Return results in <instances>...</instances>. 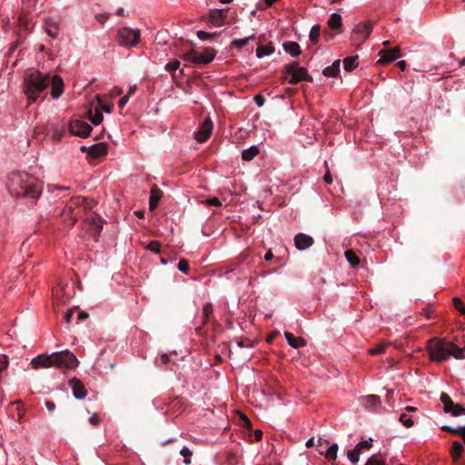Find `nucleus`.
<instances>
[{"mask_svg":"<svg viewBox=\"0 0 465 465\" xmlns=\"http://www.w3.org/2000/svg\"><path fill=\"white\" fill-rule=\"evenodd\" d=\"M6 187L11 195L24 197L35 202L41 195L42 183L34 176L24 172H13L8 175Z\"/></svg>","mask_w":465,"mask_h":465,"instance_id":"nucleus-1","label":"nucleus"},{"mask_svg":"<svg viewBox=\"0 0 465 465\" xmlns=\"http://www.w3.org/2000/svg\"><path fill=\"white\" fill-rule=\"evenodd\" d=\"M457 342V339L452 341L438 338L430 340L427 348L430 360L441 362L448 360L450 356L458 360L465 359V340L463 347H460Z\"/></svg>","mask_w":465,"mask_h":465,"instance_id":"nucleus-2","label":"nucleus"},{"mask_svg":"<svg viewBox=\"0 0 465 465\" xmlns=\"http://www.w3.org/2000/svg\"><path fill=\"white\" fill-rule=\"evenodd\" d=\"M50 84L48 74H44L38 70L29 69L24 76V92L29 103L35 102L39 94L44 92Z\"/></svg>","mask_w":465,"mask_h":465,"instance_id":"nucleus-3","label":"nucleus"},{"mask_svg":"<svg viewBox=\"0 0 465 465\" xmlns=\"http://www.w3.org/2000/svg\"><path fill=\"white\" fill-rule=\"evenodd\" d=\"M94 204L95 203L93 200H88L85 197L75 196L71 198L61 212L63 223L72 228L82 213L91 210Z\"/></svg>","mask_w":465,"mask_h":465,"instance_id":"nucleus-4","label":"nucleus"},{"mask_svg":"<svg viewBox=\"0 0 465 465\" xmlns=\"http://www.w3.org/2000/svg\"><path fill=\"white\" fill-rule=\"evenodd\" d=\"M141 37L140 30L130 27H122L117 31V41L121 46L132 48L135 46Z\"/></svg>","mask_w":465,"mask_h":465,"instance_id":"nucleus-5","label":"nucleus"},{"mask_svg":"<svg viewBox=\"0 0 465 465\" xmlns=\"http://www.w3.org/2000/svg\"><path fill=\"white\" fill-rule=\"evenodd\" d=\"M216 51L213 48L206 47L202 54L192 49L183 55V59L187 62H192L196 64H206L211 63L215 55Z\"/></svg>","mask_w":465,"mask_h":465,"instance_id":"nucleus-6","label":"nucleus"},{"mask_svg":"<svg viewBox=\"0 0 465 465\" xmlns=\"http://www.w3.org/2000/svg\"><path fill=\"white\" fill-rule=\"evenodd\" d=\"M285 73L291 75L289 84H296L301 81L312 82V77L308 74L305 67L299 66L297 62H293L285 65Z\"/></svg>","mask_w":465,"mask_h":465,"instance_id":"nucleus-7","label":"nucleus"},{"mask_svg":"<svg viewBox=\"0 0 465 465\" xmlns=\"http://www.w3.org/2000/svg\"><path fill=\"white\" fill-rule=\"evenodd\" d=\"M54 362L55 367L66 369H74L79 363L75 355L68 350L54 352Z\"/></svg>","mask_w":465,"mask_h":465,"instance_id":"nucleus-8","label":"nucleus"},{"mask_svg":"<svg viewBox=\"0 0 465 465\" xmlns=\"http://www.w3.org/2000/svg\"><path fill=\"white\" fill-rule=\"evenodd\" d=\"M372 32V24L370 22H363L359 23L355 25L353 28L351 35V40L356 45H361L363 42H365L370 35Z\"/></svg>","mask_w":465,"mask_h":465,"instance_id":"nucleus-9","label":"nucleus"},{"mask_svg":"<svg viewBox=\"0 0 465 465\" xmlns=\"http://www.w3.org/2000/svg\"><path fill=\"white\" fill-rule=\"evenodd\" d=\"M440 401L446 413H450L454 417L465 414V408L461 404L454 403L449 394L442 392L440 394Z\"/></svg>","mask_w":465,"mask_h":465,"instance_id":"nucleus-10","label":"nucleus"},{"mask_svg":"<svg viewBox=\"0 0 465 465\" xmlns=\"http://www.w3.org/2000/svg\"><path fill=\"white\" fill-rule=\"evenodd\" d=\"M68 129L73 135L80 137L88 136L92 131V127L86 122L79 119L71 121Z\"/></svg>","mask_w":465,"mask_h":465,"instance_id":"nucleus-11","label":"nucleus"},{"mask_svg":"<svg viewBox=\"0 0 465 465\" xmlns=\"http://www.w3.org/2000/svg\"><path fill=\"white\" fill-rule=\"evenodd\" d=\"M87 231L94 238L97 239L103 229L104 220L97 214H92L86 218Z\"/></svg>","mask_w":465,"mask_h":465,"instance_id":"nucleus-12","label":"nucleus"},{"mask_svg":"<svg viewBox=\"0 0 465 465\" xmlns=\"http://www.w3.org/2000/svg\"><path fill=\"white\" fill-rule=\"evenodd\" d=\"M213 122L210 118L205 119L200 125L199 130L195 133V139L199 143L206 142L212 134Z\"/></svg>","mask_w":465,"mask_h":465,"instance_id":"nucleus-13","label":"nucleus"},{"mask_svg":"<svg viewBox=\"0 0 465 465\" xmlns=\"http://www.w3.org/2000/svg\"><path fill=\"white\" fill-rule=\"evenodd\" d=\"M379 64H387L400 57V47L386 48L379 52Z\"/></svg>","mask_w":465,"mask_h":465,"instance_id":"nucleus-14","label":"nucleus"},{"mask_svg":"<svg viewBox=\"0 0 465 465\" xmlns=\"http://www.w3.org/2000/svg\"><path fill=\"white\" fill-rule=\"evenodd\" d=\"M107 145L104 143H98L90 147L82 146L81 151L87 152L92 158H99L107 153Z\"/></svg>","mask_w":465,"mask_h":465,"instance_id":"nucleus-15","label":"nucleus"},{"mask_svg":"<svg viewBox=\"0 0 465 465\" xmlns=\"http://www.w3.org/2000/svg\"><path fill=\"white\" fill-rule=\"evenodd\" d=\"M31 365L34 369L49 368L51 366H54V353L51 355H38L37 357L32 360Z\"/></svg>","mask_w":465,"mask_h":465,"instance_id":"nucleus-16","label":"nucleus"},{"mask_svg":"<svg viewBox=\"0 0 465 465\" xmlns=\"http://www.w3.org/2000/svg\"><path fill=\"white\" fill-rule=\"evenodd\" d=\"M69 385L73 390V394L76 399H84L87 395L86 389L83 382L77 378H73L69 381Z\"/></svg>","mask_w":465,"mask_h":465,"instance_id":"nucleus-17","label":"nucleus"},{"mask_svg":"<svg viewBox=\"0 0 465 465\" xmlns=\"http://www.w3.org/2000/svg\"><path fill=\"white\" fill-rule=\"evenodd\" d=\"M44 27L45 33L52 38L55 39L59 34V22L53 18L45 19Z\"/></svg>","mask_w":465,"mask_h":465,"instance_id":"nucleus-18","label":"nucleus"},{"mask_svg":"<svg viewBox=\"0 0 465 465\" xmlns=\"http://www.w3.org/2000/svg\"><path fill=\"white\" fill-rule=\"evenodd\" d=\"M294 242L296 248L302 251L311 247L313 244L314 240L312 237L301 232L294 237Z\"/></svg>","mask_w":465,"mask_h":465,"instance_id":"nucleus-19","label":"nucleus"},{"mask_svg":"<svg viewBox=\"0 0 465 465\" xmlns=\"http://www.w3.org/2000/svg\"><path fill=\"white\" fill-rule=\"evenodd\" d=\"M361 403L368 410L374 411L381 406V398L378 395H367L361 398Z\"/></svg>","mask_w":465,"mask_h":465,"instance_id":"nucleus-20","label":"nucleus"},{"mask_svg":"<svg viewBox=\"0 0 465 465\" xmlns=\"http://www.w3.org/2000/svg\"><path fill=\"white\" fill-rule=\"evenodd\" d=\"M210 22L215 26H221L226 19V11L223 9H212L209 14Z\"/></svg>","mask_w":465,"mask_h":465,"instance_id":"nucleus-21","label":"nucleus"},{"mask_svg":"<svg viewBox=\"0 0 465 465\" xmlns=\"http://www.w3.org/2000/svg\"><path fill=\"white\" fill-rule=\"evenodd\" d=\"M213 310L212 303L206 302L203 305V322H202V325L195 329V331L197 332L198 335H203V327L205 324H207L208 322L213 317Z\"/></svg>","mask_w":465,"mask_h":465,"instance_id":"nucleus-22","label":"nucleus"},{"mask_svg":"<svg viewBox=\"0 0 465 465\" xmlns=\"http://www.w3.org/2000/svg\"><path fill=\"white\" fill-rule=\"evenodd\" d=\"M50 83L52 84L51 94H52L53 98H54V99L59 98L64 90V83H63L62 78L58 75H54L52 78V81L50 80Z\"/></svg>","mask_w":465,"mask_h":465,"instance_id":"nucleus-23","label":"nucleus"},{"mask_svg":"<svg viewBox=\"0 0 465 465\" xmlns=\"http://www.w3.org/2000/svg\"><path fill=\"white\" fill-rule=\"evenodd\" d=\"M162 191L156 186V185H153L152 188H151V192H150V200H149V209L151 211H153L161 198H162Z\"/></svg>","mask_w":465,"mask_h":465,"instance_id":"nucleus-24","label":"nucleus"},{"mask_svg":"<svg viewBox=\"0 0 465 465\" xmlns=\"http://www.w3.org/2000/svg\"><path fill=\"white\" fill-rule=\"evenodd\" d=\"M47 130L52 138L56 141L61 140L64 134V126L58 124H50Z\"/></svg>","mask_w":465,"mask_h":465,"instance_id":"nucleus-25","label":"nucleus"},{"mask_svg":"<svg viewBox=\"0 0 465 465\" xmlns=\"http://www.w3.org/2000/svg\"><path fill=\"white\" fill-rule=\"evenodd\" d=\"M463 451L464 447L460 441L455 440L452 442L450 454L453 461H458L460 459Z\"/></svg>","mask_w":465,"mask_h":465,"instance_id":"nucleus-26","label":"nucleus"},{"mask_svg":"<svg viewBox=\"0 0 465 465\" xmlns=\"http://www.w3.org/2000/svg\"><path fill=\"white\" fill-rule=\"evenodd\" d=\"M284 336L288 341V343L295 349L303 347L306 345V342L303 338L295 337L292 333L289 331H285Z\"/></svg>","mask_w":465,"mask_h":465,"instance_id":"nucleus-27","label":"nucleus"},{"mask_svg":"<svg viewBox=\"0 0 465 465\" xmlns=\"http://www.w3.org/2000/svg\"><path fill=\"white\" fill-rule=\"evenodd\" d=\"M341 61L336 60L331 65L323 69L322 74L328 77H335L340 73Z\"/></svg>","mask_w":465,"mask_h":465,"instance_id":"nucleus-28","label":"nucleus"},{"mask_svg":"<svg viewBox=\"0 0 465 465\" xmlns=\"http://www.w3.org/2000/svg\"><path fill=\"white\" fill-rule=\"evenodd\" d=\"M283 49L292 56H298L301 54V47L296 42H285L283 44Z\"/></svg>","mask_w":465,"mask_h":465,"instance_id":"nucleus-29","label":"nucleus"},{"mask_svg":"<svg viewBox=\"0 0 465 465\" xmlns=\"http://www.w3.org/2000/svg\"><path fill=\"white\" fill-rule=\"evenodd\" d=\"M274 52V46L272 43H269L265 45H259L256 49V55L259 58H262L265 55H269Z\"/></svg>","mask_w":465,"mask_h":465,"instance_id":"nucleus-30","label":"nucleus"},{"mask_svg":"<svg viewBox=\"0 0 465 465\" xmlns=\"http://www.w3.org/2000/svg\"><path fill=\"white\" fill-rule=\"evenodd\" d=\"M358 55L346 57L343 60L344 70L347 72H351L352 70H354L358 65Z\"/></svg>","mask_w":465,"mask_h":465,"instance_id":"nucleus-31","label":"nucleus"},{"mask_svg":"<svg viewBox=\"0 0 465 465\" xmlns=\"http://www.w3.org/2000/svg\"><path fill=\"white\" fill-rule=\"evenodd\" d=\"M258 153V147L253 145L242 152V158L243 161H252Z\"/></svg>","mask_w":465,"mask_h":465,"instance_id":"nucleus-32","label":"nucleus"},{"mask_svg":"<svg viewBox=\"0 0 465 465\" xmlns=\"http://www.w3.org/2000/svg\"><path fill=\"white\" fill-rule=\"evenodd\" d=\"M443 431L450 432L454 435L460 436L465 443V425L463 427L452 428L448 425H444L440 428Z\"/></svg>","mask_w":465,"mask_h":465,"instance_id":"nucleus-33","label":"nucleus"},{"mask_svg":"<svg viewBox=\"0 0 465 465\" xmlns=\"http://www.w3.org/2000/svg\"><path fill=\"white\" fill-rule=\"evenodd\" d=\"M328 25L334 30L341 28L342 25L341 16L336 13L332 14L328 20Z\"/></svg>","mask_w":465,"mask_h":465,"instance_id":"nucleus-34","label":"nucleus"},{"mask_svg":"<svg viewBox=\"0 0 465 465\" xmlns=\"http://www.w3.org/2000/svg\"><path fill=\"white\" fill-rule=\"evenodd\" d=\"M344 255H345L346 260L348 261V262L351 265L356 266L360 263V258L354 251L347 250L345 252Z\"/></svg>","mask_w":465,"mask_h":465,"instance_id":"nucleus-35","label":"nucleus"},{"mask_svg":"<svg viewBox=\"0 0 465 465\" xmlns=\"http://www.w3.org/2000/svg\"><path fill=\"white\" fill-rule=\"evenodd\" d=\"M391 345V342H381L378 344L376 347L371 348L368 351L370 355H379L385 352L387 346Z\"/></svg>","mask_w":465,"mask_h":465,"instance_id":"nucleus-36","label":"nucleus"},{"mask_svg":"<svg viewBox=\"0 0 465 465\" xmlns=\"http://www.w3.org/2000/svg\"><path fill=\"white\" fill-rule=\"evenodd\" d=\"M96 113L94 115H93V112L92 110L90 109L88 111V118L89 120L94 124V125H98L102 123L103 119H104V116L102 114V113L100 112V109L96 108L95 109Z\"/></svg>","mask_w":465,"mask_h":465,"instance_id":"nucleus-37","label":"nucleus"},{"mask_svg":"<svg viewBox=\"0 0 465 465\" xmlns=\"http://www.w3.org/2000/svg\"><path fill=\"white\" fill-rule=\"evenodd\" d=\"M321 34V26L319 25H314L310 32L309 38L310 41L313 44H316L318 42L319 36Z\"/></svg>","mask_w":465,"mask_h":465,"instance_id":"nucleus-38","label":"nucleus"},{"mask_svg":"<svg viewBox=\"0 0 465 465\" xmlns=\"http://www.w3.org/2000/svg\"><path fill=\"white\" fill-rule=\"evenodd\" d=\"M338 444L333 443L326 451L325 456L330 460H335L337 458Z\"/></svg>","mask_w":465,"mask_h":465,"instance_id":"nucleus-39","label":"nucleus"},{"mask_svg":"<svg viewBox=\"0 0 465 465\" xmlns=\"http://www.w3.org/2000/svg\"><path fill=\"white\" fill-rule=\"evenodd\" d=\"M96 101L99 104V107H97L98 109H100V112L101 111H104L105 113H111L112 110H113V105L112 104H104V98L101 96V95H96Z\"/></svg>","mask_w":465,"mask_h":465,"instance_id":"nucleus-40","label":"nucleus"},{"mask_svg":"<svg viewBox=\"0 0 465 465\" xmlns=\"http://www.w3.org/2000/svg\"><path fill=\"white\" fill-rule=\"evenodd\" d=\"M254 38V35H252V36H249V37H246V38H243V39H234L232 42V45L236 47V48H242L243 46H245L246 45H248L250 39H252Z\"/></svg>","mask_w":465,"mask_h":465,"instance_id":"nucleus-41","label":"nucleus"},{"mask_svg":"<svg viewBox=\"0 0 465 465\" xmlns=\"http://www.w3.org/2000/svg\"><path fill=\"white\" fill-rule=\"evenodd\" d=\"M220 35V33H213V34H210V33H207L205 31H203V30H200L197 32V36L199 39L201 40H211V39H213L214 37Z\"/></svg>","mask_w":465,"mask_h":465,"instance_id":"nucleus-42","label":"nucleus"},{"mask_svg":"<svg viewBox=\"0 0 465 465\" xmlns=\"http://www.w3.org/2000/svg\"><path fill=\"white\" fill-rule=\"evenodd\" d=\"M360 452L358 449L354 448L347 452V456L352 463H357L359 461Z\"/></svg>","mask_w":465,"mask_h":465,"instance_id":"nucleus-43","label":"nucleus"},{"mask_svg":"<svg viewBox=\"0 0 465 465\" xmlns=\"http://www.w3.org/2000/svg\"><path fill=\"white\" fill-rule=\"evenodd\" d=\"M399 420L406 427V428H411L413 426V420H411V417L405 414V413H402L401 414L400 418H399Z\"/></svg>","mask_w":465,"mask_h":465,"instance_id":"nucleus-44","label":"nucleus"},{"mask_svg":"<svg viewBox=\"0 0 465 465\" xmlns=\"http://www.w3.org/2000/svg\"><path fill=\"white\" fill-rule=\"evenodd\" d=\"M146 249L154 252V253H160L161 250V244L157 241H152L149 242V244L146 246Z\"/></svg>","mask_w":465,"mask_h":465,"instance_id":"nucleus-45","label":"nucleus"},{"mask_svg":"<svg viewBox=\"0 0 465 465\" xmlns=\"http://www.w3.org/2000/svg\"><path fill=\"white\" fill-rule=\"evenodd\" d=\"M365 465H386L383 460L379 459L377 456L373 455L367 460Z\"/></svg>","mask_w":465,"mask_h":465,"instance_id":"nucleus-46","label":"nucleus"},{"mask_svg":"<svg viewBox=\"0 0 465 465\" xmlns=\"http://www.w3.org/2000/svg\"><path fill=\"white\" fill-rule=\"evenodd\" d=\"M179 66H180V62L178 60H173L172 62H169L165 65V69L168 72H174L179 68Z\"/></svg>","mask_w":465,"mask_h":465,"instance_id":"nucleus-47","label":"nucleus"},{"mask_svg":"<svg viewBox=\"0 0 465 465\" xmlns=\"http://www.w3.org/2000/svg\"><path fill=\"white\" fill-rule=\"evenodd\" d=\"M371 439H369L368 440H362L360 443H358L355 448L358 449L360 451L363 449L369 450L371 447Z\"/></svg>","mask_w":465,"mask_h":465,"instance_id":"nucleus-48","label":"nucleus"},{"mask_svg":"<svg viewBox=\"0 0 465 465\" xmlns=\"http://www.w3.org/2000/svg\"><path fill=\"white\" fill-rule=\"evenodd\" d=\"M180 453L184 457V463L189 464L191 462L190 457L192 456V451L187 447H183Z\"/></svg>","mask_w":465,"mask_h":465,"instance_id":"nucleus-49","label":"nucleus"},{"mask_svg":"<svg viewBox=\"0 0 465 465\" xmlns=\"http://www.w3.org/2000/svg\"><path fill=\"white\" fill-rule=\"evenodd\" d=\"M178 269L182 272L187 273L190 269L188 262L184 259L180 260L178 263Z\"/></svg>","mask_w":465,"mask_h":465,"instance_id":"nucleus-50","label":"nucleus"},{"mask_svg":"<svg viewBox=\"0 0 465 465\" xmlns=\"http://www.w3.org/2000/svg\"><path fill=\"white\" fill-rule=\"evenodd\" d=\"M110 17V14L104 13V14H98L95 15V20L98 21L101 24H104Z\"/></svg>","mask_w":465,"mask_h":465,"instance_id":"nucleus-51","label":"nucleus"},{"mask_svg":"<svg viewBox=\"0 0 465 465\" xmlns=\"http://www.w3.org/2000/svg\"><path fill=\"white\" fill-rule=\"evenodd\" d=\"M204 203L206 205H212V206H221L222 205V202L217 197L207 199L204 202Z\"/></svg>","mask_w":465,"mask_h":465,"instance_id":"nucleus-52","label":"nucleus"},{"mask_svg":"<svg viewBox=\"0 0 465 465\" xmlns=\"http://www.w3.org/2000/svg\"><path fill=\"white\" fill-rule=\"evenodd\" d=\"M74 313V309H70L64 314V321L67 324L71 323Z\"/></svg>","mask_w":465,"mask_h":465,"instance_id":"nucleus-53","label":"nucleus"},{"mask_svg":"<svg viewBox=\"0 0 465 465\" xmlns=\"http://www.w3.org/2000/svg\"><path fill=\"white\" fill-rule=\"evenodd\" d=\"M237 344L241 348L252 347L253 346L252 341H250V340H240V341H237Z\"/></svg>","mask_w":465,"mask_h":465,"instance_id":"nucleus-54","label":"nucleus"},{"mask_svg":"<svg viewBox=\"0 0 465 465\" xmlns=\"http://www.w3.org/2000/svg\"><path fill=\"white\" fill-rule=\"evenodd\" d=\"M254 102L258 106H262L265 103V98L262 94H257L254 96Z\"/></svg>","mask_w":465,"mask_h":465,"instance_id":"nucleus-55","label":"nucleus"},{"mask_svg":"<svg viewBox=\"0 0 465 465\" xmlns=\"http://www.w3.org/2000/svg\"><path fill=\"white\" fill-rule=\"evenodd\" d=\"M64 190H69V187H64V186H59V185H53V186L49 187V192H51L52 193H54L59 191H64Z\"/></svg>","mask_w":465,"mask_h":465,"instance_id":"nucleus-56","label":"nucleus"},{"mask_svg":"<svg viewBox=\"0 0 465 465\" xmlns=\"http://www.w3.org/2000/svg\"><path fill=\"white\" fill-rule=\"evenodd\" d=\"M89 422L92 424V425H98L100 423V418L98 417L97 414H94L92 415L90 418H89Z\"/></svg>","mask_w":465,"mask_h":465,"instance_id":"nucleus-57","label":"nucleus"},{"mask_svg":"<svg viewBox=\"0 0 465 465\" xmlns=\"http://www.w3.org/2000/svg\"><path fill=\"white\" fill-rule=\"evenodd\" d=\"M453 305H454L455 309L460 312V307H462L464 304L460 298L456 297L453 299Z\"/></svg>","mask_w":465,"mask_h":465,"instance_id":"nucleus-58","label":"nucleus"},{"mask_svg":"<svg viewBox=\"0 0 465 465\" xmlns=\"http://www.w3.org/2000/svg\"><path fill=\"white\" fill-rule=\"evenodd\" d=\"M323 180L326 183L331 184L332 183V177L329 170L326 171Z\"/></svg>","mask_w":465,"mask_h":465,"instance_id":"nucleus-59","label":"nucleus"},{"mask_svg":"<svg viewBox=\"0 0 465 465\" xmlns=\"http://www.w3.org/2000/svg\"><path fill=\"white\" fill-rule=\"evenodd\" d=\"M129 101V95H124L123 96L119 102H118V105L120 108H123L126 104L127 102Z\"/></svg>","mask_w":465,"mask_h":465,"instance_id":"nucleus-60","label":"nucleus"},{"mask_svg":"<svg viewBox=\"0 0 465 465\" xmlns=\"http://www.w3.org/2000/svg\"><path fill=\"white\" fill-rule=\"evenodd\" d=\"M45 407L49 411H54L55 410V404L50 401H45Z\"/></svg>","mask_w":465,"mask_h":465,"instance_id":"nucleus-61","label":"nucleus"},{"mask_svg":"<svg viewBox=\"0 0 465 465\" xmlns=\"http://www.w3.org/2000/svg\"><path fill=\"white\" fill-rule=\"evenodd\" d=\"M88 313H86L85 312H80L77 315V319L78 321H84L88 318Z\"/></svg>","mask_w":465,"mask_h":465,"instance_id":"nucleus-62","label":"nucleus"},{"mask_svg":"<svg viewBox=\"0 0 465 465\" xmlns=\"http://www.w3.org/2000/svg\"><path fill=\"white\" fill-rule=\"evenodd\" d=\"M120 94H122V89L118 88V87H115L114 89L113 93L110 95H108V96H109V98H112L114 96H117V95H120Z\"/></svg>","mask_w":465,"mask_h":465,"instance_id":"nucleus-63","label":"nucleus"},{"mask_svg":"<svg viewBox=\"0 0 465 465\" xmlns=\"http://www.w3.org/2000/svg\"><path fill=\"white\" fill-rule=\"evenodd\" d=\"M262 431L260 430H256L254 431V439H255V440L259 441V440H262Z\"/></svg>","mask_w":465,"mask_h":465,"instance_id":"nucleus-64","label":"nucleus"}]
</instances>
